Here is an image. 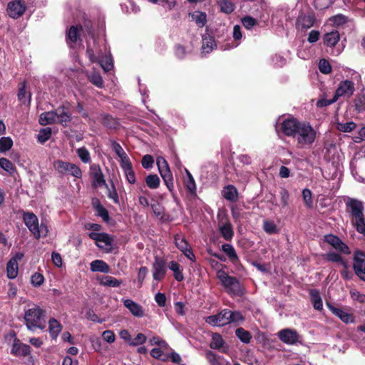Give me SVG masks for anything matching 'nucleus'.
<instances>
[{"label": "nucleus", "mask_w": 365, "mask_h": 365, "mask_svg": "<svg viewBox=\"0 0 365 365\" xmlns=\"http://www.w3.org/2000/svg\"><path fill=\"white\" fill-rule=\"evenodd\" d=\"M96 40L93 39V46L87 41V54L91 62H98L105 72H108L113 68V58L110 53V49L105 40L101 45L96 46Z\"/></svg>", "instance_id": "f257e3e1"}, {"label": "nucleus", "mask_w": 365, "mask_h": 365, "mask_svg": "<svg viewBox=\"0 0 365 365\" xmlns=\"http://www.w3.org/2000/svg\"><path fill=\"white\" fill-rule=\"evenodd\" d=\"M346 205V212L351 217V222L356 231L364 235L365 233V215L364 214V203L348 196L343 197Z\"/></svg>", "instance_id": "f03ea898"}, {"label": "nucleus", "mask_w": 365, "mask_h": 365, "mask_svg": "<svg viewBox=\"0 0 365 365\" xmlns=\"http://www.w3.org/2000/svg\"><path fill=\"white\" fill-rule=\"evenodd\" d=\"M25 324L29 331L36 329L43 330L46 328V310L36 304L25 310Z\"/></svg>", "instance_id": "7ed1b4c3"}, {"label": "nucleus", "mask_w": 365, "mask_h": 365, "mask_svg": "<svg viewBox=\"0 0 365 365\" xmlns=\"http://www.w3.org/2000/svg\"><path fill=\"white\" fill-rule=\"evenodd\" d=\"M345 72H349L347 76H350L352 80L345 79L340 81L335 91L334 96L337 99L339 98H351L355 92V84L353 80L359 81L361 75L356 71L349 68L343 69Z\"/></svg>", "instance_id": "20e7f679"}, {"label": "nucleus", "mask_w": 365, "mask_h": 365, "mask_svg": "<svg viewBox=\"0 0 365 365\" xmlns=\"http://www.w3.org/2000/svg\"><path fill=\"white\" fill-rule=\"evenodd\" d=\"M316 138V130L309 123L306 122H302L294 136L298 146L301 148H311Z\"/></svg>", "instance_id": "39448f33"}, {"label": "nucleus", "mask_w": 365, "mask_h": 365, "mask_svg": "<svg viewBox=\"0 0 365 365\" xmlns=\"http://www.w3.org/2000/svg\"><path fill=\"white\" fill-rule=\"evenodd\" d=\"M217 277L230 296H242L244 294L243 289L237 278L228 275L225 271L218 270Z\"/></svg>", "instance_id": "423d86ee"}, {"label": "nucleus", "mask_w": 365, "mask_h": 365, "mask_svg": "<svg viewBox=\"0 0 365 365\" xmlns=\"http://www.w3.org/2000/svg\"><path fill=\"white\" fill-rule=\"evenodd\" d=\"M23 220L36 239L47 236L48 232L47 226L43 223L39 225L37 216L33 212H24Z\"/></svg>", "instance_id": "0eeeda50"}, {"label": "nucleus", "mask_w": 365, "mask_h": 365, "mask_svg": "<svg viewBox=\"0 0 365 365\" xmlns=\"http://www.w3.org/2000/svg\"><path fill=\"white\" fill-rule=\"evenodd\" d=\"M54 169L61 175H70L76 178H82V171L76 165L61 160H55Z\"/></svg>", "instance_id": "6e6552de"}, {"label": "nucleus", "mask_w": 365, "mask_h": 365, "mask_svg": "<svg viewBox=\"0 0 365 365\" xmlns=\"http://www.w3.org/2000/svg\"><path fill=\"white\" fill-rule=\"evenodd\" d=\"M302 123L298 121L296 118H288L277 123L276 130L277 131H281L288 137L294 138Z\"/></svg>", "instance_id": "1a4fd4ad"}, {"label": "nucleus", "mask_w": 365, "mask_h": 365, "mask_svg": "<svg viewBox=\"0 0 365 365\" xmlns=\"http://www.w3.org/2000/svg\"><path fill=\"white\" fill-rule=\"evenodd\" d=\"M88 236L91 239L93 240L96 245L101 250L109 252L113 248V239L106 233L100 232H90Z\"/></svg>", "instance_id": "9d476101"}, {"label": "nucleus", "mask_w": 365, "mask_h": 365, "mask_svg": "<svg viewBox=\"0 0 365 365\" xmlns=\"http://www.w3.org/2000/svg\"><path fill=\"white\" fill-rule=\"evenodd\" d=\"M316 21L314 12L301 13L296 20V29L298 31H306L314 25Z\"/></svg>", "instance_id": "9b49d317"}, {"label": "nucleus", "mask_w": 365, "mask_h": 365, "mask_svg": "<svg viewBox=\"0 0 365 365\" xmlns=\"http://www.w3.org/2000/svg\"><path fill=\"white\" fill-rule=\"evenodd\" d=\"M217 220L218 229L221 235L225 240L230 241L234 236V231L232 225L227 219V215L225 214L219 213L217 215Z\"/></svg>", "instance_id": "f8f14e48"}, {"label": "nucleus", "mask_w": 365, "mask_h": 365, "mask_svg": "<svg viewBox=\"0 0 365 365\" xmlns=\"http://www.w3.org/2000/svg\"><path fill=\"white\" fill-rule=\"evenodd\" d=\"M229 309H224L219 313L205 318V322L212 327H224L229 324Z\"/></svg>", "instance_id": "ddd939ff"}, {"label": "nucleus", "mask_w": 365, "mask_h": 365, "mask_svg": "<svg viewBox=\"0 0 365 365\" xmlns=\"http://www.w3.org/2000/svg\"><path fill=\"white\" fill-rule=\"evenodd\" d=\"M277 335L281 341L287 345H294L299 340V333L295 329L290 328L279 331Z\"/></svg>", "instance_id": "4468645a"}, {"label": "nucleus", "mask_w": 365, "mask_h": 365, "mask_svg": "<svg viewBox=\"0 0 365 365\" xmlns=\"http://www.w3.org/2000/svg\"><path fill=\"white\" fill-rule=\"evenodd\" d=\"M354 269L356 274L365 281V253L356 251L354 257Z\"/></svg>", "instance_id": "2eb2a0df"}, {"label": "nucleus", "mask_w": 365, "mask_h": 365, "mask_svg": "<svg viewBox=\"0 0 365 365\" xmlns=\"http://www.w3.org/2000/svg\"><path fill=\"white\" fill-rule=\"evenodd\" d=\"M90 176L92 178V185L95 187L106 186L108 187L104 175L98 165L92 164L90 166Z\"/></svg>", "instance_id": "dca6fc26"}, {"label": "nucleus", "mask_w": 365, "mask_h": 365, "mask_svg": "<svg viewBox=\"0 0 365 365\" xmlns=\"http://www.w3.org/2000/svg\"><path fill=\"white\" fill-rule=\"evenodd\" d=\"M26 8L24 0L11 1L7 8L9 16L13 19H17L23 15Z\"/></svg>", "instance_id": "f3484780"}, {"label": "nucleus", "mask_w": 365, "mask_h": 365, "mask_svg": "<svg viewBox=\"0 0 365 365\" xmlns=\"http://www.w3.org/2000/svg\"><path fill=\"white\" fill-rule=\"evenodd\" d=\"M325 242L331 245L336 251L342 254L349 255L351 253L349 247L336 235H326Z\"/></svg>", "instance_id": "a211bd4d"}, {"label": "nucleus", "mask_w": 365, "mask_h": 365, "mask_svg": "<svg viewBox=\"0 0 365 365\" xmlns=\"http://www.w3.org/2000/svg\"><path fill=\"white\" fill-rule=\"evenodd\" d=\"M124 307L135 317L142 318L145 316L143 307L138 303L130 299H122Z\"/></svg>", "instance_id": "6ab92c4d"}, {"label": "nucleus", "mask_w": 365, "mask_h": 365, "mask_svg": "<svg viewBox=\"0 0 365 365\" xmlns=\"http://www.w3.org/2000/svg\"><path fill=\"white\" fill-rule=\"evenodd\" d=\"M175 242L176 247L191 261L195 260V255L190 249V245L185 238L180 235L175 237Z\"/></svg>", "instance_id": "aec40b11"}, {"label": "nucleus", "mask_w": 365, "mask_h": 365, "mask_svg": "<svg viewBox=\"0 0 365 365\" xmlns=\"http://www.w3.org/2000/svg\"><path fill=\"white\" fill-rule=\"evenodd\" d=\"M166 273L165 262L164 259L156 257L153 265V277L156 281L163 279Z\"/></svg>", "instance_id": "412c9836"}, {"label": "nucleus", "mask_w": 365, "mask_h": 365, "mask_svg": "<svg viewBox=\"0 0 365 365\" xmlns=\"http://www.w3.org/2000/svg\"><path fill=\"white\" fill-rule=\"evenodd\" d=\"M210 347L212 349L219 350L222 353H227L229 349L226 341L219 333H213L212 334Z\"/></svg>", "instance_id": "4be33fe9"}, {"label": "nucleus", "mask_w": 365, "mask_h": 365, "mask_svg": "<svg viewBox=\"0 0 365 365\" xmlns=\"http://www.w3.org/2000/svg\"><path fill=\"white\" fill-rule=\"evenodd\" d=\"M56 123H59L63 126H67L71 120V115L69 113L68 108L64 106H60L56 109Z\"/></svg>", "instance_id": "5701e85b"}, {"label": "nucleus", "mask_w": 365, "mask_h": 365, "mask_svg": "<svg viewBox=\"0 0 365 365\" xmlns=\"http://www.w3.org/2000/svg\"><path fill=\"white\" fill-rule=\"evenodd\" d=\"M83 31L81 26H72L68 33L66 37L67 43L73 47L80 39V34Z\"/></svg>", "instance_id": "b1692460"}, {"label": "nucleus", "mask_w": 365, "mask_h": 365, "mask_svg": "<svg viewBox=\"0 0 365 365\" xmlns=\"http://www.w3.org/2000/svg\"><path fill=\"white\" fill-rule=\"evenodd\" d=\"M31 352V348L29 345L20 343L17 339H14L12 348L11 354L16 356H26Z\"/></svg>", "instance_id": "393cba45"}, {"label": "nucleus", "mask_w": 365, "mask_h": 365, "mask_svg": "<svg viewBox=\"0 0 365 365\" xmlns=\"http://www.w3.org/2000/svg\"><path fill=\"white\" fill-rule=\"evenodd\" d=\"M327 307L333 314L338 317L344 323H352L354 318L352 314L344 311L340 308H337L332 304H328Z\"/></svg>", "instance_id": "a878e982"}, {"label": "nucleus", "mask_w": 365, "mask_h": 365, "mask_svg": "<svg viewBox=\"0 0 365 365\" xmlns=\"http://www.w3.org/2000/svg\"><path fill=\"white\" fill-rule=\"evenodd\" d=\"M217 47L215 41L212 36L209 34H205L202 36V53L207 54L210 53Z\"/></svg>", "instance_id": "bb28decb"}, {"label": "nucleus", "mask_w": 365, "mask_h": 365, "mask_svg": "<svg viewBox=\"0 0 365 365\" xmlns=\"http://www.w3.org/2000/svg\"><path fill=\"white\" fill-rule=\"evenodd\" d=\"M339 40L340 34L336 30H333L323 36L324 44L328 47H334Z\"/></svg>", "instance_id": "cd10ccee"}, {"label": "nucleus", "mask_w": 365, "mask_h": 365, "mask_svg": "<svg viewBox=\"0 0 365 365\" xmlns=\"http://www.w3.org/2000/svg\"><path fill=\"white\" fill-rule=\"evenodd\" d=\"M222 195L225 199L230 202H235L238 199V192L234 185L225 186L222 190Z\"/></svg>", "instance_id": "c85d7f7f"}, {"label": "nucleus", "mask_w": 365, "mask_h": 365, "mask_svg": "<svg viewBox=\"0 0 365 365\" xmlns=\"http://www.w3.org/2000/svg\"><path fill=\"white\" fill-rule=\"evenodd\" d=\"M19 273V264L17 258H11L6 264V274L9 279H15Z\"/></svg>", "instance_id": "c756f323"}, {"label": "nucleus", "mask_w": 365, "mask_h": 365, "mask_svg": "<svg viewBox=\"0 0 365 365\" xmlns=\"http://www.w3.org/2000/svg\"><path fill=\"white\" fill-rule=\"evenodd\" d=\"M90 268L93 272H100L102 273H109L110 272V268L108 264L101 259H96L91 262Z\"/></svg>", "instance_id": "7c9ffc66"}, {"label": "nucleus", "mask_w": 365, "mask_h": 365, "mask_svg": "<svg viewBox=\"0 0 365 365\" xmlns=\"http://www.w3.org/2000/svg\"><path fill=\"white\" fill-rule=\"evenodd\" d=\"M101 285L108 287H118L123 282L112 276L105 275L98 279Z\"/></svg>", "instance_id": "2f4dec72"}, {"label": "nucleus", "mask_w": 365, "mask_h": 365, "mask_svg": "<svg viewBox=\"0 0 365 365\" xmlns=\"http://www.w3.org/2000/svg\"><path fill=\"white\" fill-rule=\"evenodd\" d=\"M39 123L43 125L56 123V110L41 113L39 116Z\"/></svg>", "instance_id": "473e14b6"}, {"label": "nucleus", "mask_w": 365, "mask_h": 365, "mask_svg": "<svg viewBox=\"0 0 365 365\" xmlns=\"http://www.w3.org/2000/svg\"><path fill=\"white\" fill-rule=\"evenodd\" d=\"M206 358L210 365H231L229 361L211 351H208L206 353Z\"/></svg>", "instance_id": "72a5a7b5"}, {"label": "nucleus", "mask_w": 365, "mask_h": 365, "mask_svg": "<svg viewBox=\"0 0 365 365\" xmlns=\"http://www.w3.org/2000/svg\"><path fill=\"white\" fill-rule=\"evenodd\" d=\"M48 329L51 338L56 339L61 331L62 326L56 319L51 318L48 321Z\"/></svg>", "instance_id": "f704fd0d"}, {"label": "nucleus", "mask_w": 365, "mask_h": 365, "mask_svg": "<svg viewBox=\"0 0 365 365\" xmlns=\"http://www.w3.org/2000/svg\"><path fill=\"white\" fill-rule=\"evenodd\" d=\"M229 324L238 326L245 321V317L239 311H231L229 309L228 314Z\"/></svg>", "instance_id": "c9c22d12"}, {"label": "nucleus", "mask_w": 365, "mask_h": 365, "mask_svg": "<svg viewBox=\"0 0 365 365\" xmlns=\"http://www.w3.org/2000/svg\"><path fill=\"white\" fill-rule=\"evenodd\" d=\"M93 206L95 208L98 216L101 217L106 222L109 220L108 210L101 204L98 200H93Z\"/></svg>", "instance_id": "e433bc0d"}, {"label": "nucleus", "mask_w": 365, "mask_h": 365, "mask_svg": "<svg viewBox=\"0 0 365 365\" xmlns=\"http://www.w3.org/2000/svg\"><path fill=\"white\" fill-rule=\"evenodd\" d=\"M168 268L173 272L174 277L178 282H181L184 279V276L180 269V266L177 262H170L168 264Z\"/></svg>", "instance_id": "4c0bfd02"}, {"label": "nucleus", "mask_w": 365, "mask_h": 365, "mask_svg": "<svg viewBox=\"0 0 365 365\" xmlns=\"http://www.w3.org/2000/svg\"><path fill=\"white\" fill-rule=\"evenodd\" d=\"M310 297L314 308L317 310H322L323 304L319 292L317 289L310 290Z\"/></svg>", "instance_id": "58836bf2"}, {"label": "nucleus", "mask_w": 365, "mask_h": 365, "mask_svg": "<svg viewBox=\"0 0 365 365\" xmlns=\"http://www.w3.org/2000/svg\"><path fill=\"white\" fill-rule=\"evenodd\" d=\"M26 82H22L19 87V91L18 93V99L23 104L29 105L31 101V93H29L28 96H26Z\"/></svg>", "instance_id": "ea45409f"}, {"label": "nucleus", "mask_w": 365, "mask_h": 365, "mask_svg": "<svg viewBox=\"0 0 365 365\" xmlns=\"http://www.w3.org/2000/svg\"><path fill=\"white\" fill-rule=\"evenodd\" d=\"M191 18L193 21L195 22V24L199 27H203L207 21V16L206 14L201 11H195L191 14Z\"/></svg>", "instance_id": "a19ab883"}, {"label": "nucleus", "mask_w": 365, "mask_h": 365, "mask_svg": "<svg viewBox=\"0 0 365 365\" xmlns=\"http://www.w3.org/2000/svg\"><path fill=\"white\" fill-rule=\"evenodd\" d=\"M185 173L187 175V180L185 181V187L191 195H195L197 187H196V184H195V180H194L192 175H191V173L187 169H185Z\"/></svg>", "instance_id": "79ce46f5"}, {"label": "nucleus", "mask_w": 365, "mask_h": 365, "mask_svg": "<svg viewBox=\"0 0 365 365\" xmlns=\"http://www.w3.org/2000/svg\"><path fill=\"white\" fill-rule=\"evenodd\" d=\"M348 21V18L343 14H336L328 19V22L330 25L334 26H340L344 25Z\"/></svg>", "instance_id": "37998d69"}, {"label": "nucleus", "mask_w": 365, "mask_h": 365, "mask_svg": "<svg viewBox=\"0 0 365 365\" xmlns=\"http://www.w3.org/2000/svg\"><path fill=\"white\" fill-rule=\"evenodd\" d=\"M159 173L169 190H172L173 188V178L170 168Z\"/></svg>", "instance_id": "c03bdc74"}, {"label": "nucleus", "mask_w": 365, "mask_h": 365, "mask_svg": "<svg viewBox=\"0 0 365 365\" xmlns=\"http://www.w3.org/2000/svg\"><path fill=\"white\" fill-rule=\"evenodd\" d=\"M222 250L227 255L232 262L238 260V257L234 247L230 244H224L222 245Z\"/></svg>", "instance_id": "a18cd8bd"}, {"label": "nucleus", "mask_w": 365, "mask_h": 365, "mask_svg": "<svg viewBox=\"0 0 365 365\" xmlns=\"http://www.w3.org/2000/svg\"><path fill=\"white\" fill-rule=\"evenodd\" d=\"M235 334L237 336V338L242 343H245V344L250 343V340L252 339V336H251L250 333L242 327H239L235 330Z\"/></svg>", "instance_id": "49530a36"}, {"label": "nucleus", "mask_w": 365, "mask_h": 365, "mask_svg": "<svg viewBox=\"0 0 365 365\" xmlns=\"http://www.w3.org/2000/svg\"><path fill=\"white\" fill-rule=\"evenodd\" d=\"M221 11L230 14L234 11L235 6L230 0H216Z\"/></svg>", "instance_id": "de8ad7c7"}, {"label": "nucleus", "mask_w": 365, "mask_h": 365, "mask_svg": "<svg viewBox=\"0 0 365 365\" xmlns=\"http://www.w3.org/2000/svg\"><path fill=\"white\" fill-rule=\"evenodd\" d=\"M160 178L155 174L149 175L145 178V183L150 189H157L160 185Z\"/></svg>", "instance_id": "09e8293b"}, {"label": "nucleus", "mask_w": 365, "mask_h": 365, "mask_svg": "<svg viewBox=\"0 0 365 365\" xmlns=\"http://www.w3.org/2000/svg\"><path fill=\"white\" fill-rule=\"evenodd\" d=\"M0 167L10 174H13L16 172V168L14 164L6 158H0Z\"/></svg>", "instance_id": "8fccbe9b"}, {"label": "nucleus", "mask_w": 365, "mask_h": 365, "mask_svg": "<svg viewBox=\"0 0 365 365\" xmlns=\"http://www.w3.org/2000/svg\"><path fill=\"white\" fill-rule=\"evenodd\" d=\"M356 125L353 121H349L346 123H337L336 128L338 130L344 133H349L354 130Z\"/></svg>", "instance_id": "3c124183"}, {"label": "nucleus", "mask_w": 365, "mask_h": 365, "mask_svg": "<svg viewBox=\"0 0 365 365\" xmlns=\"http://www.w3.org/2000/svg\"><path fill=\"white\" fill-rule=\"evenodd\" d=\"M13 145V140L10 137H2L0 138V153H5L9 150Z\"/></svg>", "instance_id": "603ef678"}, {"label": "nucleus", "mask_w": 365, "mask_h": 365, "mask_svg": "<svg viewBox=\"0 0 365 365\" xmlns=\"http://www.w3.org/2000/svg\"><path fill=\"white\" fill-rule=\"evenodd\" d=\"M149 344L151 346L157 345L160 348H163L165 350H168L170 349L168 343L165 340H163V339H161L160 337H159L158 336H154L151 337L149 339Z\"/></svg>", "instance_id": "864d4df0"}, {"label": "nucleus", "mask_w": 365, "mask_h": 365, "mask_svg": "<svg viewBox=\"0 0 365 365\" xmlns=\"http://www.w3.org/2000/svg\"><path fill=\"white\" fill-rule=\"evenodd\" d=\"M51 135V128H45L39 130L37 138L41 143H43L47 141Z\"/></svg>", "instance_id": "5fc2aeb1"}, {"label": "nucleus", "mask_w": 365, "mask_h": 365, "mask_svg": "<svg viewBox=\"0 0 365 365\" xmlns=\"http://www.w3.org/2000/svg\"><path fill=\"white\" fill-rule=\"evenodd\" d=\"M302 198L307 208L313 207L312 193L309 189L305 188L302 190Z\"/></svg>", "instance_id": "6e6d98bb"}, {"label": "nucleus", "mask_w": 365, "mask_h": 365, "mask_svg": "<svg viewBox=\"0 0 365 365\" xmlns=\"http://www.w3.org/2000/svg\"><path fill=\"white\" fill-rule=\"evenodd\" d=\"M89 81L96 86L102 88L103 86V81L101 76L98 73H92L88 76Z\"/></svg>", "instance_id": "4d7b16f0"}, {"label": "nucleus", "mask_w": 365, "mask_h": 365, "mask_svg": "<svg viewBox=\"0 0 365 365\" xmlns=\"http://www.w3.org/2000/svg\"><path fill=\"white\" fill-rule=\"evenodd\" d=\"M76 153L83 163H88L91 161L90 153L86 148L83 147L77 149Z\"/></svg>", "instance_id": "13d9d810"}, {"label": "nucleus", "mask_w": 365, "mask_h": 365, "mask_svg": "<svg viewBox=\"0 0 365 365\" xmlns=\"http://www.w3.org/2000/svg\"><path fill=\"white\" fill-rule=\"evenodd\" d=\"M263 230L267 234L272 235L277 232V228L276 225L269 220H265L263 222Z\"/></svg>", "instance_id": "bf43d9fd"}, {"label": "nucleus", "mask_w": 365, "mask_h": 365, "mask_svg": "<svg viewBox=\"0 0 365 365\" xmlns=\"http://www.w3.org/2000/svg\"><path fill=\"white\" fill-rule=\"evenodd\" d=\"M147 337L142 333H138L135 338H131L130 346H136L141 345L146 341Z\"/></svg>", "instance_id": "052dcab7"}, {"label": "nucleus", "mask_w": 365, "mask_h": 365, "mask_svg": "<svg viewBox=\"0 0 365 365\" xmlns=\"http://www.w3.org/2000/svg\"><path fill=\"white\" fill-rule=\"evenodd\" d=\"M319 69L324 74H329L331 71V66L328 61L322 59L319 63Z\"/></svg>", "instance_id": "680f3d73"}, {"label": "nucleus", "mask_w": 365, "mask_h": 365, "mask_svg": "<svg viewBox=\"0 0 365 365\" xmlns=\"http://www.w3.org/2000/svg\"><path fill=\"white\" fill-rule=\"evenodd\" d=\"M324 258L330 262H341L344 263L343 259L340 255L334 252H329L324 255Z\"/></svg>", "instance_id": "e2e57ef3"}, {"label": "nucleus", "mask_w": 365, "mask_h": 365, "mask_svg": "<svg viewBox=\"0 0 365 365\" xmlns=\"http://www.w3.org/2000/svg\"><path fill=\"white\" fill-rule=\"evenodd\" d=\"M43 276L38 272H35L31 277V283L34 287L41 286L43 283Z\"/></svg>", "instance_id": "0e129e2a"}, {"label": "nucleus", "mask_w": 365, "mask_h": 365, "mask_svg": "<svg viewBox=\"0 0 365 365\" xmlns=\"http://www.w3.org/2000/svg\"><path fill=\"white\" fill-rule=\"evenodd\" d=\"M104 341L112 344L115 341V335L112 330H106L101 334Z\"/></svg>", "instance_id": "69168bd1"}, {"label": "nucleus", "mask_w": 365, "mask_h": 365, "mask_svg": "<svg viewBox=\"0 0 365 365\" xmlns=\"http://www.w3.org/2000/svg\"><path fill=\"white\" fill-rule=\"evenodd\" d=\"M111 146L113 150L115 152V153L118 156L120 159L122 158H125V156L128 155L123 149V148L121 147V145L117 142H113Z\"/></svg>", "instance_id": "338daca9"}, {"label": "nucleus", "mask_w": 365, "mask_h": 365, "mask_svg": "<svg viewBox=\"0 0 365 365\" xmlns=\"http://www.w3.org/2000/svg\"><path fill=\"white\" fill-rule=\"evenodd\" d=\"M331 4H332V2L331 1H329V0H326V1H324V0H314V6L315 7L316 9H318V10H322V9H327Z\"/></svg>", "instance_id": "774afa93"}]
</instances>
